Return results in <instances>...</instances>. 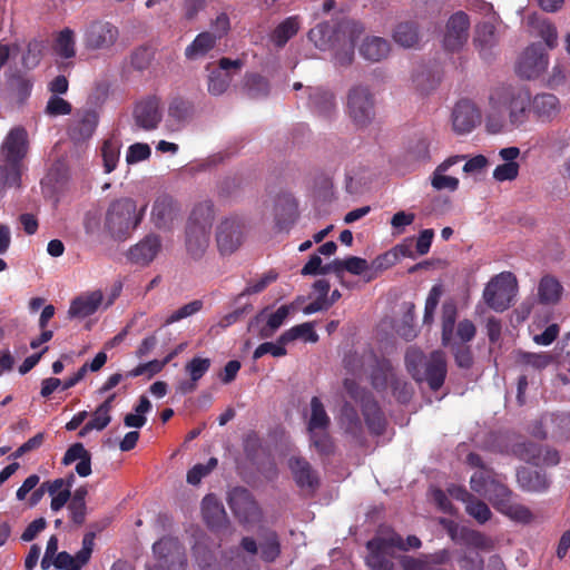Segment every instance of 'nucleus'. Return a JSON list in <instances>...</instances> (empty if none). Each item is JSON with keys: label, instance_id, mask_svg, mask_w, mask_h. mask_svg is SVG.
<instances>
[{"label": "nucleus", "instance_id": "423d86ee", "mask_svg": "<svg viewBox=\"0 0 570 570\" xmlns=\"http://www.w3.org/2000/svg\"><path fill=\"white\" fill-rule=\"evenodd\" d=\"M29 151V135L24 127L16 126L6 135L1 147L0 155L4 165L16 175L21 176L22 163Z\"/></svg>", "mask_w": 570, "mask_h": 570}, {"label": "nucleus", "instance_id": "37998d69", "mask_svg": "<svg viewBox=\"0 0 570 570\" xmlns=\"http://www.w3.org/2000/svg\"><path fill=\"white\" fill-rule=\"evenodd\" d=\"M304 338L308 342H317L318 335L311 323H303L285 331L279 335V343H291L297 338Z\"/></svg>", "mask_w": 570, "mask_h": 570}, {"label": "nucleus", "instance_id": "c85d7f7f", "mask_svg": "<svg viewBox=\"0 0 570 570\" xmlns=\"http://www.w3.org/2000/svg\"><path fill=\"white\" fill-rule=\"evenodd\" d=\"M102 293L100 291H94L83 295H80L72 299L68 314L72 318H85L98 309L102 303Z\"/></svg>", "mask_w": 570, "mask_h": 570}, {"label": "nucleus", "instance_id": "1a4fd4ad", "mask_svg": "<svg viewBox=\"0 0 570 570\" xmlns=\"http://www.w3.org/2000/svg\"><path fill=\"white\" fill-rule=\"evenodd\" d=\"M347 112L357 127L367 126L374 118V99L367 87H353L347 97Z\"/></svg>", "mask_w": 570, "mask_h": 570}, {"label": "nucleus", "instance_id": "603ef678", "mask_svg": "<svg viewBox=\"0 0 570 570\" xmlns=\"http://www.w3.org/2000/svg\"><path fill=\"white\" fill-rule=\"evenodd\" d=\"M278 274L274 271H269L264 274L258 281L248 282L244 291L237 296L236 301H239L243 296L262 293L271 283L277 279Z\"/></svg>", "mask_w": 570, "mask_h": 570}, {"label": "nucleus", "instance_id": "e2e57ef3", "mask_svg": "<svg viewBox=\"0 0 570 570\" xmlns=\"http://www.w3.org/2000/svg\"><path fill=\"white\" fill-rule=\"evenodd\" d=\"M464 540L468 544L485 551H490L494 547L491 538L476 530H466Z\"/></svg>", "mask_w": 570, "mask_h": 570}, {"label": "nucleus", "instance_id": "7c9ffc66", "mask_svg": "<svg viewBox=\"0 0 570 570\" xmlns=\"http://www.w3.org/2000/svg\"><path fill=\"white\" fill-rule=\"evenodd\" d=\"M261 550V559L266 563L275 562L281 553L282 546L279 541V537L274 530H266L262 537L259 542Z\"/></svg>", "mask_w": 570, "mask_h": 570}, {"label": "nucleus", "instance_id": "0e129e2a", "mask_svg": "<svg viewBox=\"0 0 570 570\" xmlns=\"http://www.w3.org/2000/svg\"><path fill=\"white\" fill-rule=\"evenodd\" d=\"M76 461H78V463L91 462V454L85 449L82 443L72 444L65 453L61 463H75Z\"/></svg>", "mask_w": 570, "mask_h": 570}, {"label": "nucleus", "instance_id": "a211bd4d", "mask_svg": "<svg viewBox=\"0 0 570 570\" xmlns=\"http://www.w3.org/2000/svg\"><path fill=\"white\" fill-rule=\"evenodd\" d=\"M448 373L445 354L442 351H433L424 362L419 383L426 382L432 391H439L444 384Z\"/></svg>", "mask_w": 570, "mask_h": 570}, {"label": "nucleus", "instance_id": "9b49d317", "mask_svg": "<svg viewBox=\"0 0 570 570\" xmlns=\"http://www.w3.org/2000/svg\"><path fill=\"white\" fill-rule=\"evenodd\" d=\"M132 118L139 129L145 131L157 129L163 120L161 99L156 95L140 99L134 107Z\"/></svg>", "mask_w": 570, "mask_h": 570}, {"label": "nucleus", "instance_id": "ddd939ff", "mask_svg": "<svg viewBox=\"0 0 570 570\" xmlns=\"http://www.w3.org/2000/svg\"><path fill=\"white\" fill-rule=\"evenodd\" d=\"M227 501L234 515L242 523L255 522L261 515L256 501L245 488L236 487L230 490Z\"/></svg>", "mask_w": 570, "mask_h": 570}, {"label": "nucleus", "instance_id": "4c0bfd02", "mask_svg": "<svg viewBox=\"0 0 570 570\" xmlns=\"http://www.w3.org/2000/svg\"><path fill=\"white\" fill-rule=\"evenodd\" d=\"M195 115V105L184 97H175L168 106V116L178 124L189 121Z\"/></svg>", "mask_w": 570, "mask_h": 570}, {"label": "nucleus", "instance_id": "8fccbe9b", "mask_svg": "<svg viewBox=\"0 0 570 570\" xmlns=\"http://www.w3.org/2000/svg\"><path fill=\"white\" fill-rule=\"evenodd\" d=\"M428 357L422 351L416 348H409L405 353V365L407 372L411 374L413 380L420 381L421 371L424 367V362Z\"/></svg>", "mask_w": 570, "mask_h": 570}, {"label": "nucleus", "instance_id": "9d476101", "mask_svg": "<svg viewBox=\"0 0 570 570\" xmlns=\"http://www.w3.org/2000/svg\"><path fill=\"white\" fill-rule=\"evenodd\" d=\"M533 435L541 440L551 439L556 442L570 440V412L548 413L534 428Z\"/></svg>", "mask_w": 570, "mask_h": 570}, {"label": "nucleus", "instance_id": "bf43d9fd", "mask_svg": "<svg viewBox=\"0 0 570 570\" xmlns=\"http://www.w3.org/2000/svg\"><path fill=\"white\" fill-rule=\"evenodd\" d=\"M288 343H279V337L277 338L276 343L273 342H265L262 343L256 347V350L253 353V360H258L263 357L265 354H271L274 357H282L287 354V351L285 346Z\"/></svg>", "mask_w": 570, "mask_h": 570}, {"label": "nucleus", "instance_id": "f257e3e1", "mask_svg": "<svg viewBox=\"0 0 570 570\" xmlns=\"http://www.w3.org/2000/svg\"><path fill=\"white\" fill-rule=\"evenodd\" d=\"M214 204L209 200L194 206L185 227V247L188 256L199 261L206 254L214 222Z\"/></svg>", "mask_w": 570, "mask_h": 570}, {"label": "nucleus", "instance_id": "7ed1b4c3", "mask_svg": "<svg viewBox=\"0 0 570 570\" xmlns=\"http://www.w3.org/2000/svg\"><path fill=\"white\" fill-rule=\"evenodd\" d=\"M146 206L137 213L136 202L120 198L112 202L106 214V228L115 239H126L142 219Z\"/></svg>", "mask_w": 570, "mask_h": 570}, {"label": "nucleus", "instance_id": "13d9d810", "mask_svg": "<svg viewBox=\"0 0 570 570\" xmlns=\"http://www.w3.org/2000/svg\"><path fill=\"white\" fill-rule=\"evenodd\" d=\"M454 361L458 367L470 370L474 363L473 353L470 346L465 344H452L451 346Z\"/></svg>", "mask_w": 570, "mask_h": 570}, {"label": "nucleus", "instance_id": "69168bd1", "mask_svg": "<svg viewBox=\"0 0 570 570\" xmlns=\"http://www.w3.org/2000/svg\"><path fill=\"white\" fill-rule=\"evenodd\" d=\"M71 111V104L56 95L49 98L46 106V114L53 117L69 115Z\"/></svg>", "mask_w": 570, "mask_h": 570}, {"label": "nucleus", "instance_id": "39448f33", "mask_svg": "<svg viewBox=\"0 0 570 570\" xmlns=\"http://www.w3.org/2000/svg\"><path fill=\"white\" fill-rule=\"evenodd\" d=\"M472 474L470 485L472 491L490 501L493 508H499V502L512 497V491L505 484V478L495 473L488 465H478Z\"/></svg>", "mask_w": 570, "mask_h": 570}, {"label": "nucleus", "instance_id": "680f3d73", "mask_svg": "<svg viewBox=\"0 0 570 570\" xmlns=\"http://www.w3.org/2000/svg\"><path fill=\"white\" fill-rule=\"evenodd\" d=\"M209 367V358L194 357L186 364L185 370L194 382H198L207 373Z\"/></svg>", "mask_w": 570, "mask_h": 570}, {"label": "nucleus", "instance_id": "5701e85b", "mask_svg": "<svg viewBox=\"0 0 570 570\" xmlns=\"http://www.w3.org/2000/svg\"><path fill=\"white\" fill-rule=\"evenodd\" d=\"M98 125V114L95 110H79L69 126L68 134L73 141L89 139Z\"/></svg>", "mask_w": 570, "mask_h": 570}, {"label": "nucleus", "instance_id": "c9c22d12", "mask_svg": "<svg viewBox=\"0 0 570 570\" xmlns=\"http://www.w3.org/2000/svg\"><path fill=\"white\" fill-rule=\"evenodd\" d=\"M396 380L391 362L389 360L377 361L371 373L372 386L381 392L386 390L389 384L392 385V382Z\"/></svg>", "mask_w": 570, "mask_h": 570}, {"label": "nucleus", "instance_id": "f3484780", "mask_svg": "<svg viewBox=\"0 0 570 570\" xmlns=\"http://www.w3.org/2000/svg\"><path fill=\"white\" fill-rule=\"evenodd\" d=\"M340 429L356 445L363 446L366 443L365 428L357 409L348 402L341 407L338 417Z\"/></svg>", "mask_w": 570, "mask_h": 570}, {"label": "nucleus", "instance_id": "cd10ccee", "mask_svg": "<svg viewBox=\"0 0 570 570\" xmlns=\"http://www.w3.org/2000/svg\"><path fill=\"white\" fill-rule=\"evenodd\" d=\"M308 107L317 115L330 118L335 111V96L321 87H308Z\"/></svg>", "mask_w": 570, "mask_h": 570}, {"label": "nucleus", "instance_id": "5fc2aeb1", "mask_svg": "<svg viewBox=\"0 0 570 570\" xmlns=\"http://www.w3.org/2000/svg\"><path fill=\"white\" fill-rule=\"evenodd\" d=\"M442 296V287L441 285H434L426 297L425 306H424V315L423 323L426 325H431L434 321V313L439 305L440 298Z\"/></svg>", "mask_w": 570, "mask_h": 570}, {"label": "nucleus", "instance_id": "2f4dec72", "mask_svg": "<svg viewBox=\"0 0 570 570\" xmlns=\"http://www.w3.org/2000/svg\"><path fill=\"white\" fill-rule=\"evenodd\" d=\"M531 107L538 118L551 119L559 112V99L552 94L537 95L531 102Z\"/></svg>", "mask_w": 570, "mask_h": 570}, {"label": "nucleus", "instance_id": "0eeeda50", "mask_svg": "<svg viewBox=\"0 0 570 570\" xmlns=\"http://www.w3.org/2000/svg\"><path fill=\"white\" fill-rule=\"evenodd\" d=\"M517 287V279L510 272L501 273L487 284L483 291L485 304L497 311L503 312L511 305Z\"/></svg>", "mask_w": 570, "mask_h": 570}, {"label": "nucleus", "instance_id": "393cba45", "mask_svg": "<svg viewBox=\"0 0 570 570\" xmlns=\"http://www.w3.org/2000/svg\"><path fill=\"white\" fill-rule=\"evenodd\" d=\"M517 478L520 487L528 491H543L549 487L544 465H520Z\"/></svg>", "mask_w": 570, "mask_h": 570}, {"label": "nucleus", "instance_id": "c756f323", "mask_svg": "<svg viewBox=\"0 0 570 570\" xmlns=\"http://www.w3.org/2000/svg\"><path fill=\"white\" fill-rule=\"evenodd\" d=\"M390 41L377 36L366 37L360 46V55L371 62H379L390 55Z\"/></svg>", "mask_w": 570, "mask_h": 570}, {"label": "nucleus", "instance_id": "49530a36", "mask_svg": "<svg viewBox=\"0 0 570 570\" xmlns=\"http://www.w3.org/2000/svg\"><path fill=\"white\" fill-rule=\"evenodd\" d=\"M553 361L551 354L541 352V353H531L520 351L518 353V363L530 366L534 370L541 371L548 367Z\"/></svg>", "mask_w": 570, "mask_h": 570}, {"label": "nucleus", "instance_id": "dca6fc26", "mask_svg": "<svg viewBox=\"0 0 570 570\" xmlns=\"http://www.w3.org/2000/svg\"><path fill=\"white\" fill-rule=\"evenodd\" d=\"M291 308V305H282L271 314H267V308H264L249 321L248 331L257 330L259 338L272 337L284 324Z\"/></svg>", "mask_w": 570, "mask_h": 570}, {"label": "nucleus", "instance_id": "f8f14e48", "mask_svg": "<svg viewBox=\"0 0 570 570\" xmlns=\"http://www.w3.org/2000/svg\"><path fill=\"white\" fill-rule=\"evenodd\" d=\"M244 223L237 217L223 219L216 229V243L223 255L233 254L243 243Z\"/></svg>", "mask_w": 570, "mask_h": 570}, {"label": "nucleus", "instance_id": "bb28decb", "mask_svg": "<svg viewBox=\"0 0 570 570\" xmlns=\"http://www.w3.org/2000/svg\"><path fill=\"white\" fill-rule=\"evenodd\" d=\"M361 409L368 432L375 436L383 435L387 422L379 403L373 397H367Z\"/></svg>", "mask_w": 570, "mask_h": 570}, {"label": "nucleus", "instance_id": "4be33fe9", "mask_svg": "<svg viewBox=\"0 0 570 570\" xmlns=\"http://www.w3.org/2000/svg\"><path fill=\"white\" fill-rule=\"evenodd\" d=\"M179 214L177 203L169 195H160L156 198L151 209V220L157 228L168 229Z\"/></svg>", "mask_w": 570, "mask_h": 570}, {"label": "nucleus", "instance_id": "f03ea898", "mask_svg": "<svg viewBox=\"0 0 570 570\" xmlns=\"http://www.w3.org/2000/svg\"><path fill=\"white\" fill-rule=\"evenodd\" d=\"M421 546L422 541L416 535H409L404 541L397 532L390 530L386 534H377L367 541L366 564L372 570H394L392 559L395 556V549L407 551L420 549Z\"/></svg>", "mask_w": 570, "mask_h": 570}, {"label": "nucleus", "instance_id": "052dcab7", "mask_svg": "<svg viewBox=\"0 0 570 570\" xmlns=\"http://www.w3.org/2000/svg\"><path fill=\"white\" fill-rule=\"evenodd\" d=\"M111 421L110 414L101 413L100 409H96L90 421H88L79 431V436L85 438L90 431L104 430Z\"/></svg>", "mask_w": 570, "mask_h": 570}, {"label": "nucleus", "instance_id": "aec40b11", "mask_svg": "<svg viewBox=\"0 0 570 570\" xmlns=\"http://www.w3.org/2000/svg\"><path fill=\"white\" fill-rule=\"evenodd\" d=\"M243 67V61L240 59L232 60L229 58H220L218 61V68L214 69L208 75L207 80V90L213 96L223 95L229 87L232 81V76L228 73V70L240 69Z\"/></svg>", "mask_w": 570, "mask_h": 570}, {"label": "nucleus", "instance_id": "b1692460", "mask_svg": "<svg viewBox=\"0 0 570 570\" xmlns=\"http://www.w3.org/2000/svg\"><path fill=\"white\" fill-rule=\"evenodd\" d=\"M202 514L207 527L214 531L226 528L227 514L222 502L215 494H207L202 502Z\"/></svg>", "mask_w": 570, "mask_h": 570}, {"label": "nucleus", "instance_id": "6e6d98bb", "mask_svg": "<svg viewBox=\"0 0 570 570\" xmlns=\"http://www.w3.org/2000/svg\"><path fill=\"white\" fill-rule=\"evenodd\" d=\"M43 43L39 40H31L27 45V50L22 56V63L24 67L31 69L39 65L42 53H43Z\"/></svg>", "mask_w": 570, "mask_h": 570}, {"label": "nucleus", "instance_id": "de8ad7c7", "mask_svg": "<svg viewBox=\"0 0 570 570\" xmlns=\"http://www.w3.org/2000/svg\"><path fill=\"white\" fill-rule=\"evenodd\" d=\"M245 88L250 98L266 97L269 92V82L258 73H249L245 77Z\"/></svg>", "mask_w": 570, "mask_h": 570}, {"label": "nucleus", "instance_id": "e433bc0d", "mask_svg": "<svg viewBox=\"0 0 570 570\" xmlns=\"http://www.w3.org/2000/svg\"><path fill=\"white\" fill-rule=\"evenodd\" d=\"M292 473L297 487L308 493L313 494L320 485L318 476L312 470V465H291Z\"/></svg>", "mask_w": 570, "mask_h": 570}, {"label": "nucleus", "instance_id": "6ab92c4d", "mask_svg": "<svg viewBox=\"0 0 570 570\" xmlns=\"http://www.w3.org/2000/svg\"><path fill=\"white\" fill-rule=\"evenodd\" d=\"M117 27L110 22L94 21L89 24L85 33V45L88 49H108L118 39Z\"/></svg>", "mask_w": 570, "mask_h": 570}, {"label": "nucleus", "instance_id": "72a5a7b5", "mask_svg": "<svg viewBox=\"0 0 570 570\" xmlns=\"http://www.w3.org/2000/svg\"><path fill=\"white\" fill-rule=\"evenodd\" d=\"M217 37L212 32H200L186 48L185 56L190 60L202 58L215 47Z\"/></svg>", "mask_w": 570, "mask_h": 570}, {"label": "nucleus", "instance_id": "c03bdc74", "mask_svg": "<svg viewBox=\"0 0 570 570\" xmlns=\"http://www.w3.org/2000/svg\"><path fill=\"white\" fill-rule=\"evenodd\" d=\"M297 218V205L293 199L287 198L285 204L282 206V213L279 207L276 208L275 223L279 232L288 230Z\"/></svg>", "mask_w": 570, "mask_h": 570}, {"label": "nucleus", "instance_id": "ea45409f", "mask_svg": "<svg viewBox=\"0 0 570 570\" xmlns=\"http://www.w3.org/2000/svg\"><path fill=\"white\" fill-rule=\"evenodd\" d=\"M499 508L497 511L509 517L511 520L521 523H530L533 520V514L525 505L515 503L512 501V497H508L505 501L498 503Z\"/></svg>", "mask_w": 570, "mask_h": 570}, {"label": "nucleus", "instance_id": "f704fd0d", "mask_svg": "<svg viewBox=\"0 0 570 570\" xmlns=\"http://www.w3.org/2000/svg\"><path fill=\"white\" fill-rule=\"evenodd\" d=\"M562 291L563 287L556 277L543 276L538 286L539 301L542 304H556L560 301Z\"/></svg>", "mask_w": 570, "mask_h": 570}, {"label": "nucleus", "instance_id": "3c124183", "mask_svg": "<svg viewBox=\"0 0 570 570\" xmlns=\"http://www.w3.org/2000/svg\"><path fill=\"white\" fill-rule=\"evenodd\" d=\"M203 306H204L203 301H200V299L191 301V302L183 305L178 309L174 311L170 315H168L164 322V325H170V324L179 322L184 318H187V317L198 313L203 308Z\"/></svg>", "mask_w": 570, "mask_h": 570}, {"label": "nucleus", "instance_id": "a18cd8bd", "mask_svg": "<svg viewBox=\"0 0 570 570\" xmlns=\"http://www.w3.org/2000/svg\"><path fill=\"white\" fill-rule=\"evenodd\" d=\"M394 40L405 48H411L419 42V30L413 22L397 24L394 30Z\"/></svg>", "mask_w": 570, "mask_h": 570}, {"label": "nucleus", "instance_id": "473e14b6", "mask_svg": "<svg viewBox=\"0 0 570 570\" xmlns=\"http://www.w3.org/2000/svg\"><path fill=\"white\" fill-rule=\"evenodd\" d=\"M299 30L298 17L292 16L283 20L272 32L271 40L277 48H283Z\"/></svg>", "mask_w": 570, "mask_h": 570}, {"label": "nucleus", "instance_id": "a19ab883", "mask_svg": "<svg viewBox=\"0 0 570 570\" xmlns=\"http://www.w3.org/2000/svg\"><path fill=\"white\" fill-rule=\"evenodd\" d=\"M331 419L320 397L313 396L311 400V416L307 423L308 431L328 430Z\"/></svg>", "mask_w": 570, "mask_h": 570}, {"label": "nucleus", "instance_id": "774afa93", "mask_svg": "<svg viewBox=\"0 0 570 570\" xmlns=\"http://www.w3.org/2000/svg\"><path fill=\"white\" fill-rule=\"evenodd\" d=\"M11 87L19 101H24L31 94L32 82L22 75L13 76Z\"/></svg>", "mask_w": 570, "mask_h": 570}, {"label": "nucleus", "instance_id": "2eb2a0df", "mask_svg": "<svg viewBox=\"0 0 570 570\" xmlns=\"http://www.w3.org/2000/svg\"><path fill=\"white\" fill-rule=\"evenodd\" d=\"M470 18L464 11L454 12L448 20L443 46L450 52L459 51L468 41Z\"/></svg>", "mask_w": 570, "mask_h": 570}, {"label": "nucleus", "instance_id": "79ce46f5", "mask_svg": "<svg viewBox=\"0 0 570 570\" xmlns=\"http://www.w3.org/2000/svg\"><path fill=\"white\" fill-rule=\"evenodd\" d=\"M75 45L73 31L69 28H65L58 33L53 43V50L59 57L70 59L76 55Z\"/></svg>", "mask_w": 570, "mask_h": 570}, {"label": "nucleus", "instance_id": "338daca9", "mask_svg": "<svg viewBox=\"0 0 570 570\" xmlns=\"http://www.w3.org/2000/svg\"><path fill=\"white\" fill-rule=\"evenodd\" d=\"M400 564L403 570H443L440 568H435L430 566L428 557L414 558L411 556H401Z\"/></svg>", "mask_w": 570, "mask_h": 570}, {"label": "nucleus", "instance_id": "20e7f679", "mask_svg": "<svg viewBox=\"0 0 570 570\" xmlns=\"http://www.w3.org/2000/svg\"><path fill=\"white\" fill-rule=\"evenodd\" d=\"M530 101L531 97L528 90L512 86H499L490 95V102L493 107H505L509 110V120L513 127L525 122Z\"/></svg>", "mask_w": 570, "mask_h": 570}, {"label": "nucleus", "instance_id": "09e8293b", "mask_svg": "<svg viewBox=\"0 0 570 570\" xmlns=\"http://www.w3.org/2000/svg\"><path fill=\"white\" fill-rule=\"evenodd\" d=\"M101 155L105 173L109 174L114 171L117 167L120 155V146L118 141L115 139L105 140L101 148Z\"/></svg>", "mask_w": 570, "mask_h": 570}, {"label": "nucleus", "instance_id": "4d7b16f0", "mask_svg": "<svg viewBox=\"0 0 570 570\" xmlns=\"http://www.w3.org/2000/svg\"><path fill=\"white\" fill-rule=\"evenodd\" d=\"M308 433L312 444L321 454L333 452L334 444L328 430L308 431Z\"/></svg>", "mask_w": 570, "mask_h": 570}, {"label": "nucleus", "instance_id": "58836bf2", "mask_svg": "<svg viewBox=\"0 0 570 570\" xmlns=\"http://www.w3.org/2000/svg\"><path fill=\"white\" fill-rule=\"evenodd\" d=\"M458 316V308L453 302H445L442 305V331L441 341L443 346H449L452 342L455 322Z\"/></svg>", "mask_w": 570, "mask_h": 570}, {"label": "nucleus", "instance_id": "4468645a", "mask_svg": "<svg viewBox=\"0 0 570 570\" xmlns=\"http://www.w3.org/2000/svg\"><path fill=\"white\" fill-rule=\"evenodd\" d=\"M549 58L540 43L529 46L517 63V73L524 79L538 78L548 67Z\"/></svg>", "mask_w": 570, "mask_h": 570}, {"label": "nucleus", "instance_id": "864d4df0", "mask_svg": "<svg viewBox=\"0 0 570 570\" xmlns=\"http://www.w3.org/2000/svg\"><path fill=\"white\" fill-rule=\"evenodd\" d=\"M465 511L481 524L488 522L492 517V512L488 504L475 497H473L465 505Z\"/></svg>", "mask_w": 570, "mask_h": 570}, {"label": "nucleus", "instance_id": "a878e982", "mask_svg": "<svg viewBox=\"0 0 570 570\" xmlns=\"http://www.w3.org/2000/svg\"><path fill=\"white\" fill-rule=\"evenodd\" d=\"M161 247V240L157 235H148L129 249L128 258L139 265H148L154 261Z\"/></svg>", "mask_w": 570, "mask_h": 570}, {"label": "nucleus", "instance_id": "6e6552de", "mask_svg": "<svg viewBox=\"0 0 570 570\" xmlns=\"http://www.w3.org/2000/svg\"><path fill=\"white\" fill-rule=\"evenodd\" d=\"M153 553L161 568L185 570L187 567L185 547L176 537L166 535L156 541Z\"/></svg>", "mask_w": 570, "mask_h": 570}, {"label": "nucleus", "instance_id": "412c9836", "mask_svg": "<svg viewBox=\"0 0 570 570\" xmlns=\"http://www.w3.org/2000/svg\"><path fill=\"white\" fill-rule=\"evenodd\" d=\"M480 120L479 109L469 100H460L452 111L453 130L459 135L471 132Z\"/></svg>", "mask_w": 570, "mask_h": 570}]
</instances>
